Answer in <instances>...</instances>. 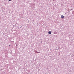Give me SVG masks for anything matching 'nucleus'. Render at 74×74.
Segmentation results:
<instances>
[{
  "instance_id": "obj_2",
  "label": "nucleus",
  "mask_w": 74,
  "mask_h": 74,
  "mask_svg": "<svg viewBox=\"0 0 74 74\" xmlns=\"http://www.w3.org/2000/svg\"><path fill=\"white\" fill-rule=\"evenodd\" d=\"M48 33H49V34H51V32L49 31L48 32Z\"/></svg>"
},
{
  "instance_id": "obj_1",
  "label": "nucleus",
  "mask_w": 74,
  "mask_h": 74,
  "mask_svg": "<svg viewBox=\"0 0 74 74\" xmlns=\"http://www.w3.org/2000/svg\"><path fill=\"white\" fill-rule=\"evenodd\" d=\"M61 18L62 19L64 18V16H63V15H62L61 16Z\"/></svg>"
},
{
  "instance_id": "obj_3",
  "label": "nucleus",
  "mask_w": 74,
  "mask_h": 74,
  "mask_svg": "<svg viewBox=\"0 0 74 74\" xmlns=\"http://www.w3.org/2000/svg\"><path fill=\"white\" fill-rule=\"evenodd\" d=\"M9 0V1H10L11 0Z\"/></svg>"
}]
</instances>
